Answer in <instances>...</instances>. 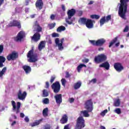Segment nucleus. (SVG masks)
Masks as SVG:
<instances>
[{"instance_id":"f257e3e1","label":"nucleus","mask_w":129,"mask_h":129,"mask_svg":"<svg viewBox=\"0 0 129 129\" xmlns=\"http://www.w3.org/2000/svg\"><path fill=\"white\" fill-rule=\"evenodd\" d=\"M85 108L87 110H83L80 111V116L76 120L75 129H82L85 127V120L84 117H89L90 115L88 112H91L93 110V103L92 100L90 99L86 101L85 103Z\"/></svg>"},{"instance_id":"f03ea898","label":"nucleus","mask_w":129,"mask_h":129,"mask_svg":"<svg viewBox=\"0 0 129 129\" xmlns=\"http://www.w3.org/2000/svg\"><path fill=\"white\" fill-rule=\"evenodd\" d=\"M120 6L118 12V16L123 20H126L125 14L127 12V4L124 0L120 1Z\"/></svg>"},{"instance_id":"7ed1b4c3","label":"nucleus","mask_w":129,"mask_h":129,"mask_svg":"<svg viewBox=\"0 0 129 129\" xmlns=\"http://www.w3.org/2000/svg\"><path fill=\"white\" fill-rule=\"evenodd\" d=\"M27 57L28 58V61L29 63H35L38 61V54L34 53V47L28 51Z\"/></svg>"},{"instance_id":"20e7f679","label":"nucleus","mask_w":129,"mask_h":129,"mask_svg":"<svg viewBox=\"0 0 129 129\" xmlns=\"http://www.w3.org/2000/svg\"><path fill=\"white\" fill-rule=\"evenodd\" d=\"M107 59V56L104 54H100L96 56H95L94 61L97 64L105 62Z\"/></svg>"},{"instance_id":"39448f33","label":"nucleus","mask_w":129,"mask_h":129,"mask_svg":"<svg viewBox=\"0 0 129 129\" xmlns=\"http://www.w3.org/2000/svg\"><path fill=\"white\" fill-rule=\"evenodd\" d=\"M106 42V40L104 38L98 39L97 41L89 40V42L92 44L93 46H96L97 47H101L102 46H103Z\"/></svg>"},{"instance_id":"423d86ee","label":"nucleus","mask_w":129,"mask_h":129,"mask_svg":"<svg viewBox=\"0 0 129 129\" xmlns=\"http://www.w3.org/2000/svg\"><path fill=\"white\" fill-rule=\"evenodd\" d=\"M19 58V53L16 51H12L11 53L9 54L6 57L8 61H15Z\"/></svg>"},{"instance_id":"0eeeda50","label":"nucleus","mask_w":129,"mask_h":129,"mask_svg":"<svg viewBox=\"0 0 129 129\" xmlns=\"http://www.w3.org/2000/svg\"><path fill=\"white\" fill-rule=\"evenodd\" d=\"M51 89L53 90L54 93H59L61 89V85L60 82L56 81L51 85Z\"/></svg>"},{"instance_id":"6e6552de","label":"nucleus","mask_w":129,"mask_h":129,"mask_svg":"<svg viewBox=\"0 0 129 129\" xmlns=\"http://www.w3.org/2000/svg\"><path fill=\"white\" fill-rule=\"evenodd\" d=\"M11 103L13 106V111L16 112L17 114H18V113H20V108H21V102H17V106L16 105V102H15V101H12Z\"/></svg>"},{"instance_id":"1a4fd4ad","label":"nucleus","mask_w":129,"mask_h":129,"mask_svg":"<svg viewBox=\"0 0 129 129\" xmlns=\"http://www.w3.org/2000/svg\"><path fill=\"white\" fill-rule=\"evenodd\" d=\"M8 28H12L13 27H17L18 29L22 28V25L21 22L18 20H14L13 21L10 22L7 25Z\"/></svg>"},{"instance_id":"9d476101","label":"nucleus","mask_w":129,"mask_h":129,"mask_svg":"<svg viewBox=\"0 0 129 129\" xmlns=\"http://www.w3.org/2000/svg\"><path fill=\"white\" fill-rule=\"evenodd\" d=\"M17 97L20 100H25L27 97V92L24 91L22 93V90H19L17 93Z\"/></svg>"},{"instance_id":"9b49d317","label":"nucleus","mask_w":129,"mask_h":129,"mask_svg":"<svg viewBox=\"0 0 129 129\" xmlns=\"http://www.w3.org/2000/svg\"><path fill=\"white\" fill-rule=\"evenodd\" d=\"M114 68L117 72H121L124 68L122 64L119 62H116L114 64Z\"/></svg>"},{"instance_id":"f8f14e48","label":"nucleus","mask_w":129,"mask_h":129,"mask_svg":"<svg viewBox=\"0 0 129 129\" xmlns=\"http://www.w3.org/2000/svg\"><path fill=\"white\" fill-rule=\"evenodd\" d=\"M55 45L57 46L58 49L59 50V51H62V50H64V47L63 46V44L59 43L60 39H59V38H55Z\"/></svg>"},{"instance_id":"ddd939ff","label":"nucleus","mask_w":129,"mask_h":129,"mask_svg":"<svg viewBox=\"0 0 129 129\" xmlns=\"http://www.w3.org/2000/svg\"><path fill=\"white\" fill-rule=\"evenodd\" d=\"M26 36V33L24 31H20L16 37V41H22Z\"/></svg>"},{"instance_id":"4468645a","label":"nucleus","mask_w":129,"mask_h":129,"mask_svg":"<svg viewBox=\"0 0 129 129\" xmlns=\"http://www.w3.org/2000/svg\"><path fill=\"white\" fill-rule=\"evenodd\" d=\"M54 98L55 99V102L57 104H61L62 103V94H56L54 96Z\"/></svg>"},{"instance_id":"2eb2a0df","label":"nucleus","mask_w":129,"mask_h":129,"mask_svg":"<svg viewBox=\"0 0 129 129\" xmlns=\"http://www.w3.org/2000/svg\"><path fill=\"white\" fill-rule=\"evenodd\" d=\"M85 25L88 29H93V27H94L93 21L91 19H87Z\"/></svg>"},{"instance_id":"dca6fc26","label":"nucleus","mask_w":129,"mask_h":129,"mask_svg":"<svg viewBox=\"0 0 129 129\" xmlns=\"http://www.w3.org/2000/svg\"><path fill=\"white\" fill-rule=\"evenodd\" d=\"M76 14V10L74 9H72L71 10H69L67 12L68 17H69V19H71L74 15Z\"/></svg>"},{"instance_id":"f3484780","label":"nucleus","mask_w":129,"mask_h":129,"mask_svg":"<svg viewBox=\"0 0 129 129\" xmlns=\"http://www.w3.org/2000/svg\"><path fill=\"white\" fill-rule=\"evenodd\" d=\"M31 39L34 42H38L41 39V34L39 32H36L33 35Z\"/></svg>"},{"instance_id":"a211bd4d","label":"nucleus","mask_w":129,"mask_h":129,"mask_svg":"<svg viewBox=\"0 0 129 129\" xmlns=\"http://www.w3.org/2000/svg\"><path fill=\"white\" fill-rule=\"evenodd\" d=\"M44 3H43L42 0H37L35 3L36 8H38L39 10H42Z\"/></svg>"},{"instance_id":"6ab92c4d","label":"nucleus","mask_w":129,"mask_h":129,"mask_svg":"<svg viewBox=\"0 0 129 129\" xmlns=\"http://www.w3.org/2000/svg\"><path fill=\"white\" fill-rule=\"evenodd\" d=\"M68 122V116L67 114H64L62 115L61 118L60 120V122L61 124H65Z\"/></svg>"},{"instance_id":"aec40b11","label":"nucleus","mask_w":129,"mask_h":129,"mask_svg":"<svg viewBox=\"0 0 129 129\" xmlns=\"http://www.w3.org/2000/svg\"><path fill=\"white\" fill-rule=\"evenodd\" d=\"M22 68L24 70L26 74H29L32 71V69L29 66L24 65L22 67Z\"/></svg>"},{"instance_id":"412c9836","label":"nucleus","mask_w":129,"mask_h":129,"mask_svg":"<svg viewBox=\"0 0 129 129\" xmlns=\"http://www.w3.org/2000/svg\"><path fill=\"white\" fill-rule=\"evenodd\" d=\"M99 67L100 68H105L106 70H109L110 66L109 65V63H108V61H106L100 64Z\"/></svg>"},{"instance_id":"4be33fe9","label":"nucleus","mask_w":129,"mask_h":129,"mask_svg":"<svg viewBox=\"0 0 129 129\" xmlns=\"http://www.w3.org/2000/svg\"><path fill=\"white\" fill-rule=\"evenodd\" d=\"M6 60H7V59L5 56L0 55V68H3V67L5 66V65H4V63L6 62Z\"/></svg>"},{"instance_id":"5701e85b","label":"nucleus","mask_w":129,"mask_h":129,"mask_svg":"<svg viewBox=\"0 0 129 129\" xmlns=\"http://www.w3.org/2000/svg\"><path fill=\"white\" fill-rule=\"evenodd\" d=\"M69 19V17H68V18L66 19V22L69 25H72V24H73V22H75V17H73V18H71Z\"/></svg>"},{"instance_id":"b1692460","label":"nucleus","mask_w":129,"mask_h":129,"mask_svg":"<svg viewBox=\"0 0 129 129\" xmlns=\"http://www.w3.org/2000/svg\"><path fill=\"white\" fill-rule=\"evenodd\" d=\"M43 120V118H41L38 120H36V121H35L34 122L30 124L31 126H32V127L34 126H36V125H39V124L40 123H41V122H42V121Z\"/></svg>"},{"instance_id":"393cba45","label":"nucleus","mask_w":129,"mask_h":129,"mask_svg":"<svg viewBox=\"0 0 129 129\" xmlns=\"http://www.w3.org/2000/svg\"><path fill=\"white\" fill-rule=\"evenodd\" d=\"M45 41H42L40 42L38 45V49L39 51H41L43 48H45Z\"/></svg>"},{"instance_id":"a878e982","label":"nucleus","mask_w":129,"mask_h":129,"mask_svg":"<svg viewBox=\"0 0 129 129\" xmlns=\"http://www.w3.org/2000/svg\"><path fill=\"white\" fill-rule=\"evenodd\" d=\"M49 111V109H48V107H46L44 108L42 111V114L44 117H47L48 116V112Z\"/></svg>"},{"instance_id":"bb28decb","label":"nucleus","mask_w":129,"mask_h":129,"mask_svg":"<svg viewBox=\"0 0 129 129\" xmlns=\"http://www.w3.org/2000/svg\"><path fill=\"white\" fill-rule=\"evenodd\" d=\"M81 84L82 83H81V82L80 81L77 82L74 85V89L76 90L79 89V88L81 87Z\"/></svg>"},{"instance_id":"cd10ccee","label":"nucleus","mask_w":129,"mask_h":129,"mask_svg":"<svg viewBox=\"0 0 129 129\" xmlns=\"http://www.w3.org/2000/svg\"><path fill=\"white\" fill-rule=\"evenodd\" d=\"M106 22V18L105 16L103 17L100 20V26H103L104 25V23Z\"/></svg>"},{"instance_id":"c85d7f7f","label":"nucleus","mask_w":129,"mask_h":129,"mask_svg":"<svg viewBox=\"0 0 129 129\" xmlns=\"http://www.w3.org/2000/svg\"><path fill=\"white\" fill-rule=\"evenodd\" d=\"M66 30V28L64 26H60L58 27V28L56 29L57 32H58L59 33L61 32H63V31H65Z\"/></svg>"},{"instance_id":"c756f323","label":"nucleus","mask_w":129,"mask_h":129,"mask_svg":"<svg viewBox=\"0 0 129 129\" xmlns=\"http://www.w3.org/2000/svg\"><path fill=\"white\" fill-rule=\"evenodd\" d=\"M83 67H85V68H86L87 67L86 65L84 64H80V65H79L77 67L78 72H80V71H81V69H82Z\"/></svg>"},{"instance_id":"7c9ffc66","label":"nucleus","mask_w":129,"mask_h":129,"mask_svg":"<svg viewBox=\"0 0 129 129\" xmlns=\"http://www.w3.org/2000/svg\"><path fill=\"white\" fill-rule=\"evenodd\" d=\"M47 96H49V93L47 90L44 89L42 91V97H47Z\"/></svg>"},{"instance_id":"2f4dec72","label":"nucleus","mask_w":129,"mask_h":129,"mask_svg":"<svg viewBox=\"0 0 129 129\" xmlns=\"http://www.w3.org/2000/svg\"><path fill=\"white\" fill-rule=\"evenodd\" d=\"M117 41V37H115L110 42L109 45V48H110L113 44L116 43V41Z\"/></svg>"},{"instance_id":"473e14b6","label":"nucleus","mask_w":129,"mask_h":129,"mask_svg":"<svg viewBox=\"0 0 129 129\" xmlns=\"http://www.w3.org/2000/svg\"><path fill=\"white\" fill-rule=\"evenodd\" d=\"M6 71H7V67H4L0 72V77H3L4 74L6 73Z\"/></svg>"},{"instance_id":"72a5a7b5","label":"nucleus","mask_w":129,"mask_h":129,"mask_svg":"<svg viewBox=\"0 0 129 129\" xmlns=\"http://www.w3.org/2000/svg\"><path fill=\"white\" fill-rule=\"evenodd\" d=\"M120 105V101L119 100V99H118L116 100V101L114 102V106L116 107H118Z\"/></svg>"},{"instance_id":"f704fd0d","label":"nucleus","mask_w":129,"mask_h":129,"mask_svg":"<svg viewBox=\"0 0 129 129\" xmlns=\"http://www.w3.org/2000/svg\"><path fill=\"white\" fill-rule=\"evenodd\" d=\"M81 22L83 25H86V23H87V19L85 18H82L80 19Z\"/></svg>"},{"instance_id":"c9c22d12","label":"nucleus","mask_w":129,"mask_h":129,"mask_svg":"<svg viewBox=\"0 0 129 129\" xmlns=\"http://www.w3.org/2000/svg\"><path fill=\"white\" fill-rule=\"evenodd\" d=\"M90 17L91 19H96V20H98L100 18V16L98 15H92Z\"/></svg>"},{"instance_id":"e433bc0d","label":"nucleus","mask_w":129,"mask_h":129,"mask_svg":"<svg viewBox=\"0 0 129 129\" xmlns=\"http://www.w3.org/2000/svg\"><path fill=\"white\" fill-rule=\"evenodd\" d=\"M52 126L50 124H46L43 126V128L42 129H51Z\"/></svg>"},{"instance_id":"4c0bfd02","label":"nucleus","mask_w":129,"mask_h":129,"mask_svg":"<svg viewBox=\"0 0 129 129\" xmlns=\"http://www.w3.org/2000/svg\"><path fill=\"white\" fill-rule=\"evenodd\" d=\"M61 82L62 86H64V87H65V85L66 83H67V81H66L65 79H62L61 80Z\"/></svg>"},{"instance_id":"58836bf2","label":"nucleus","mask_w":129,"mask_h":129,"mask_svg":"<svg viewBox=\"0 0 129 129\" xmlns=\"http://www.w3.org/2000/svg\"><path fill=\"white\" fill-rule=\"evenodd\" d=\"M115 112L117 113V114H120V113H121V110L120 108H117L115 109Z\"/></svg>"},{"instance_id":"ea45409f","label":"nucleus","mask_w":129,"mask_h":129,"mask_svg":"<svg viewBox=\"0 0 129 129\" xmlns=\"http://www.w3.org/2000/svg\"><path fill=\"white\" fill-rule=\"evenodd\" d=\"M36 28V31L37 33H40L42 32V27H41L40 25Z\"/></svg>"},{"instance_id":"a19ab883","label":"nucleus","mask_w":129,"mask_h":129,"mask_svg":"<svg viewBox=\"0 0 129 129\" xmlns=\"http://www.w3.org/2000/svg\"><path fill=\"white\" fill-rule=\"evenodd\" d=\"M48 26H49V29L52 30V29L55 28V26H56V23H52L49 24Z\"/></svg>"},{"instance_id":"79ce46f5","label":"nucleus","mask_w":129,"mask_h":129,"mask_svg":"<svg viewBox=\"0 0 129 129\" xmlns=\"http://www.w3.org/2000/svg\"><path fill=\"white\" fill-rule=\"evenodd\" d=\"M108 112V110L107 109H105L104 110H103L101 113V115H102V116H104V115H105L106 113H107V112Z\"/></svg>"},{"instance_id":"37998d69","label":"nucleus","mask_w":129,"mask_h":129,"mask_svg":"<svg viewBox=\"0 0 129 129\" xmlns=\"http://www.w3.org/2000/svg\"><path fill=\"white\" fill-rule=\"evenodd\" d=\"M56 79V77L55 76H51L50 80V83H53L54 81H55V80Z\"/></svg>"},{"instance_id":"c03bdc74","label":"nucleus","mask_w":129,"mask_h":129,"mask_svg":"<svg viewBox=\"0 0 129 129\" xmlns=\"http://www.w3.org/2000/svg\"><path fill=\"white\" fill-rule=\"evenodd\" d=\"M110 20H111V15H108L106 18V23H108V22H109Z\"/></svg>"},{"instance_id":"a18cd8bd","label":"nucleus","mask_w":129,"mask_h":129,"mask_svg":"<svg viewBox=\"0 0 129 129\" xmlns=\"http://www.w3.org/2000/svg\"><path fill=\"white\" fill-rule=\"evenodd\" d=\"M43 102L44 103V104H48L49 103V99L45 98L43 99Z\"/></svg>"},{"instance_id":"49530a36","label":"nucleus","mask_w":129,"mask_h":129,"mask_svg":"<svg viewBox=\"0 0 129 129\" xmlns=\"http://www.w3.org/2000/svg\"><path fill=\"white\" fill-rule=\"evenodd\" d=\"M40 26V24H39V23L36 21L34 22L33 27H35V28H37V27H39Z\"/></svg>"},{"instance_id":"de8ad7c7","label":"nucleus","mask_w":129,"mask_h":129,"mask_svg":"<svg viewBox=\"0 0 129 129\" xmlns=\"http://www.w3.org/2000/svg\"><path fill=\"white\" fill-rule=\"evenodd\" d=\"M59 34L58 33H53L52 34V37H53V38H56L57 37H59Z\"/></svg>"},{"instance_id":"09e8293b","label":"nucleus","mask_w":129,"mask_h":129,"mask_svg":"<svg viewBox=\"0 0 129 129\" xmlns=\"http://www.w3.org/2000/svg\"><path fill=\"white\" fill-rule=\"evenodd\" d=\"M97 81V80L96 78L93 79L91 81H90L89 83H91V82H93V83L94 84L96 83Z\"/></svg>"},{"instance_id":"8fccbe9b","label":"nucleus","mask_w":129,"mask_h":129,"mask_svg":"<svg viewBox=\"0 0 129 129\" xmlns=\"http://www.w3.org/2000/svg\"><path fill=\"white\" fill-rule=\"evenodd\" d=\"M71 77V75L69 73V72H66V76H65L66 78H69Z\"/></svg>"},{"instance_id":"3c124183","label":"nucleus","mask_w":129,"mask_h":129,"mask_svg":"<svg viewBox=\"0 0 129 129\" xmlns=\"http://www.w3.org/2000/svg\"><path fill=\"white\" fill-rule=\"evenodd\" d=\"M4 52V45H0V54Z\"/></svg>"},{"instance_id":"603ef678","label":"nucleus","mask_w":129,"mask_h":129,"mask_svg":"<svg viewBox=\"0 0 129 129\" xmlns=\"http://www.w3.org/2000/svg\"><path fill=\"white\" fill-rule=\"evenodd\" d=\"M128 30H129V27H128V25H126V26L125 27V28H124V30H123V32H128Z\"/></svg>"},{"instance_id":"864d4df0","label":"nucleus","mask_w":129,"mask_h":129,"mask_svg":"<svg viewBox=\"0 0 129 129\" xmlns=\"http://www.w3.org/2000/svg\"><path fill=\"white\" fill-rule=\"evenodd\" d=\"M82 62H83V63H88V62H89V59L88 58H85L82 59Z\"/></svg>"},{"instance_id":"5fc2aeb1","label":"nucleus","mask_w":129,"mask_h":129,"mask_svg":"<svg viewBox=\"0 0 129 129\" xmlns=\"http://www.w3.org/2000/svg\"><path fill=\"white\" fill-rule=\"evenodd\" d=\"M70 124H67V125H65L64 126L63 129H71L70 126Z\"/></svg>"},{"instance_id":"6e6d98bb","label":"nucleus","mask_w":129,"mask_h":129,"mask_svg":"<svg viewBox=\"0 0 129 129\" xmlns=\"http://www.w3.org/2000/svg\"><path fill=\"white\" fill-rule=\"evenodd\" d=\"M69 100L70 103H73V102H74L75 99L74 98H70Z\"/></svg>"},{"instance_id":"4d7b16f0","label":"nucleus","mask_w":129,"mask_h":129,"mask_svg":"<svg viewBox=\"0 0 129 129\" xmlns=\"http://www.w3.org/2000/svg\"><path fill=\"white\" fill-rule=\"evenodd\" d=\"M24 120L26 121V122H29V121H30V119L29 117H28V116H26L24 118Z\"/></svg>"},{"instance_id":"13d9d810","label":"nucleus","mask_w":129,"mask_h":129,"mask_svg":"<svg viewBox=\"0 0 129 129\" xmlns=\"http://www.w3.org/2000/svg\"><path fill=\"white\" fill-rule=\"evenodd\" d=\"M50 19L51 20H52V21H54V20H55V15L54 14H52L50 16Z\"/></svg>"},{"instance_id":"bf43d9fd","label":"nucleus","mask_w":129,"mask_h":129,"mask_svg":"<svg viewBox=\"0 0 129 129\" xmlns=\"http://www.w3.org/2000/svg\"><path fill=\"white\" fill-rule=\"evenodd\" d=\"M50 85L49 84V82H46L45 83V88H49Z\"/></svg>"},{"instance_id":"052dcab7","label":"nucleus","mask_w":129,"mask_h":129,"mask_svg":"<svg viewBox=\"0 0 129 129\" xmlns=\"http://www.w3.org/2000/svg\"><path fill=\"white\" fill-rule=\"evenodd\" d=\"M83 14V12L82 11H79L78 13L79 17H81V16H82Z\"/></svg>"},{"instance_id":"680f3d73","label":"nucleus","mask_w":129,"mask_h":129,"mask_svg":"<svg viewBox=\"0 0 129 129\" xmlns=\"http://www.w3.org/2000/svg\"><path fill=\"white\" fill-rule=\"evenodd\" d=\"M61 9L63 12H65V11H66L64 5H61Z\"/></svg>"},{"instance_id":"e2e57ef3","label":"nucleus","mask_w":129,"mask_h":129,"mask_svg":"<svg viewBox=\"0 0 129 129\" xmlns=\"http://www.w3.org/2000/svg\"><path fill=\"white\" fill-rule=\"evenodd\" d=\"M36 17V14H33L32 15H30L31 19H34Z\"/></svg>"},{"instance_id":"0e129e2a","label":"nucleus","mask_w":129,"mask_h":129,"mask_svg":"<svg viewBox=\"0 0 129 129\" xmlns=\"http://www.w3.org/2000/svg\"><path fill=\"white\" fill-rule=\"evenodd\" d=\"M94 3V2L91 1H90V2L88 4V5L89 6H90V5H92V4H93Z\"/></svg>"},{"instance_id":"69168bd1","label":"nucleus","mask_w":129,"mask_h":129,"mask_svg":"<svg viewBox=\"0 0 129 129\" xmlns=\"http://www.w3.org/2000/svg\"><path fill=\"white\" fill-rule=\"evenodd\" d=\"M5 2V0H0V7L4 4V2Z\"/></svg>"},{"instance_id":"338daca9","label":"nucleus","mask_w":129,"mask_h":129,"mask_svg":"<svg viewBox=\"0 0 129 129\" xmlns=\"http://www.w3.org/2000/svg\"><path fill=\"white\" fill-rule=\"evenodd\" d=\"M104 50V48L103 47H100L98 48V51H103Z\"/></svg>"},{"instance_id":"774afa93","label":"nucleus","mask_w":129,"mask_h":129,"mask_svg":"<svg viewBox=\"0 0 129 129\" xmlns=\"http://www.w3.org/2000/svg\"><path fill=\"white\" fill-rule=\"evenodd\" d=\"M20 116L22 118L25 117V114H24L23 113H21Z\"/></svg>"}]
</instances>
